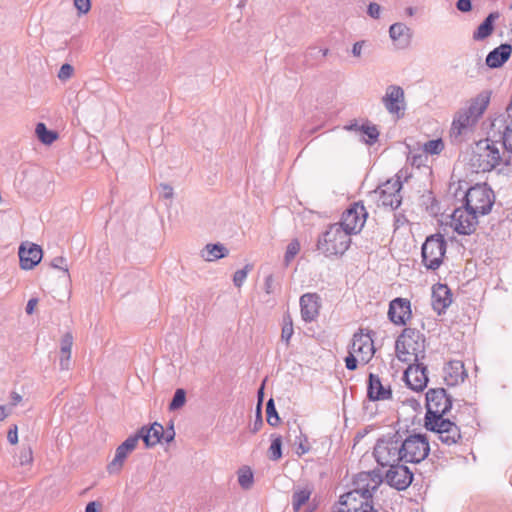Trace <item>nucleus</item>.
Returning <instances> with one entry per match:
<instances>
[{"instance_id": "c03bdc74", "label": "nucleus", "mask_w": 512, "mask_h": 512, "mask_svg": "<svg viewBox=\"0 0 512 512\" xmlns=\"http://www.w3.org/2000/svg\"><path fill=\"white\" fill-rule=\"evenodd\" d=\"M251 269L250 265H246L243 269L237 270L233 276V283L236 287H241L247 278L248 271Z\"/></svg>"}, {"instance_id": "aec40b11", "label": "nucleus", "mask_w": 512, "mask_h": 512, "mask_svg": "<svg viewBox=\"0 0 512 512\" xmlns=\"http://www.w3.org/2000/svg\"><path fill=\"white\" fill-rule=\"evenodd\" d=\"M20 267L24 270L34 268L42 259L43 252L39 245L23 243L19 247Z\"/></svg>"}, {"instance_id": "e433bc0d", "label": "nucleus", "mask_w": 512, "mask_h": 512, "mask_svg": "<svg viewBox=\"0 0 512 512\" xmlns=\"http://www.w3.org/2000/svg\"><path fill=\"white\" fill-rule=\"evenodd\" d=\"M269 458L277 461L282 457V438L279 435H272L271 445L269 447Z\"/></svg>"}, {"instance_id": "f03ea898", "label": "nucleus", "mask_w": 512, "mask_h": 512, "mask_svg": "<svg viewBox=\"0 0 512 512\" xmlns=\"http://www.w3.org/2000/svg\"><path fill=\"white\" fill-rule=\"evenodd\" d=\"M425 336L415 328H405L395 342L397 358L404 363L418 362L425 357Z\"/></svg>"}, {"instance_id": "72a5a7b5", "label": "nucleus", "mask_w": 512, "mask_h": 512, "mask_svg": "<svg viewBox=\"0 0 512 512\" xmlns=\"http://www.w3.org/2000/svg\"><path fill=\"white\" fill-rule=\"evenodd\" d=\"M360 133L366 136V138H363V141L370 146L377 142L380 134L377 126L369 122L361 125Z\"/></svg>"}, {"instance_id": "cd10ccee", "label": "nucleus", "mask_w": 512, "mask_h": 512, "mask_svg": "<svg viewBox=\"0 0 512 512\" xmlns=\"http://www.w3.org/2000/svg\"><path fill=\"white\" fill-rule=\"evenodd\" d=\"M476 122L474 116L466 109L460 110L453 119L451 134L455 137L465 134Z\"/></svg>"}, {"instance_id": "6e6552de", "label": "nucleus", "mask_w": 512, "mask_h": 512, "mask_svg": "<svg viewBox=\"0 0 512 512\" xmlns=\"http://www.w3.org/2000/svg\"><path fill=\"white\" fill-rule=\"evenodd\" d=\"M447 243L443 235L433 234L426 238L421 248L422 262L429 270H437L446 253Z\"/></svg>"}, {"instance_id": "c85d7f7f", "label": "nucleus", "mask_w": 512, "mask_h": 512, "mask_svg": "<svg viewBox=\"0 0 512 512\" xmlns=\"http://www.w3.org/2000/svg\"><path fill=\"white\" fill-rule=\"evenodd\" d=\"M445 381L448 385H457L467 377L464 364L461 361H450L444 369Z\"/></svg>"}, {"instance_id": "69168bd1", "label": "nucleus", "mask_w": 512, "mask_h": 512, "mask_svg": "<svg viewBox=\"0 0 512 512\" xmlns=\"http://www.w3.org/2000/svg\"><path fill=\"white\" fill-rule=\"evenodd\" d=\"M257 394H258V403L257 404H260V408H262V402H263V396H264V383L258 389Z\"/></svg>"}, {"instance_id": "9d476101", "label": "nucleus", "mask_w": 512, "mask_h": 512, "mask_svg": "<svg viewBox=\"0 0 512 512\" xmlns=\"http://www.w3.org/2000/svg\"><path fill=\"white\" fill-rule=\"evenodd\" d=\"M383 482L382 474L379 470L364 471L358 473L353 480V489L362 495V498L372 500L373 494L377 491Z\"/></svg>"}, {"instance_id": "3c124183", "label": "nucleus", "mask_w": 512, "mask_h": 512, "mask_svg": "<svg viewBox=\"0 0 512 512\" xmlns=\"http://www.w3.org/2000/svg\"><path fill=\"white\" fill-rule=\"evenodd\" d=\"M345 365L346 368L350 371H354L357 369L358 360L355 357V353H353L351 350L349 351V355L345 358Z\"/></svg>"}, {"instance_id": "79ce46f5", "label": "nucleus", "mask_w": 512, "mask_h": 512, "mask_svg": "<svg viewBox=\"0 0 512 512\" xmlns=\"http://www.w3.org/2000/svg\"><path fill=\"white\" fill-rule=\"evenodd\" d=\"M186 402V392L184 389L179 388L175 391L173 398L169 404V410L174 411L181 408Z\"/></svg>"}, {"instance_id": "1a4fd4ad", "label": "nucleus", "mask_w": 512, "mask_h": 512, "mask_svg": "<svg viewBox=\"0 0 512 512\" xmlns=\"http://www.w3.org/2000/svg\"><path fill=\"white\" fill-rule=\"evenodd\" d=\"M401 189L402 182L399 176L388 179L374 191L378 195V205L391 210L397 209L402 202Z\"/></svg>"}, {"instance_id": "09e8293b", "label": "nucleus", "mask_w": 512, "mask_h": 512, "mask_svg": "<svg viewBox=\"0 0 512 512\" xmlns=\"http://www.w3.org/2000/svg\"><path fill=\"white\" fill-rule=\"evenodd\" d=\"M73 72H74L73 66L68 63H65L60 67V70L58 72V78L61 81H66L72 76Z\"/></svg>"}, {"instance_id": "13d9d810", "label": "nucleus", "mask_w": 512, "mask_h": 512, "mask_svg": "<svg viewBox=\"0 0 512 512\" xmlns=\"http://www.w3.org/2000/svg\"><path fill=\"white\" fill-rule=\"evenodd\" d=\"M162 188V197L165 199H170L173 197V188L167 184H161Z\"/></svg>"}, {"instance_id": "6ab92c4d", "label": "nucleus", "mask_w": 512, "mask_h": 512, "mask_svg": "<svg viewBox=\"0 0 512 512\" xmlns=\"http://www.w3.org/2000/svg\"><path fill=\"white\" fill-rule=\"evenodd\" d=\"M350 350L358 355L364 363H367L375 353L371 336L361 332L355 333L350 345Z\"/></svg>"}, {"instance_id": "680f3d73", "label": "nucleus", "mask_w": 512, "mask_h": 512, "mask_svg": "<svg viewBox=\"0 0 512 512\" xmlns=\"http://www.w3.org/2000/svg\"><path fill=\"white\" fill-rule=\"evenodd\" d=\"M37 303L38 300L36 298H31L26 305V313L32 314Z\"/></svg>"}, {"instance_id": "39448f33", "label": "nucleus", "mask_w": 512, "mask_h": 512, "mask_svg": "<svg viewBox=\"0 0 512 512\" xmlns=\"http://www.w3.org/2000/svg\"><path fill=\"white\" fill-rule=\"evenodd\" d=\"M494 202V192L487 184H477L470 187L466 191L463 200L467 209L476 213L479 217L489 214Z\"/></svg>"}, {"instance_id": "052dcab7", "label": "nucleus", "mask_w": 512, "mask_h": 512, "mask_svg": "<svg viewBox=\"0 0 512 512\" xmlns=\"http://www.w3.org/2000/svg\"><path fill=\"white\" fill-rule=\"evenodd\" d=\"M7 439L11 444H16L18 442V433L16 426L8 431Z\"/></svg>"}, {"instance_id": "ea45409f", "label": "nucleus", "mask_w": 512, "mask_h": 512, "mask_svg": "<svg viewBox=\"0 0 512 512\" xmlns=\"http://www.w3.org/2000/svg\"><path fill=\"white\" fill-rule=\"evenodd\" d=\"M293 333H294V330H293L292 318L289 314H286L283 317L281 340L288 345Z\"/></svg>"}, {"instance_id": "f704fd0d", "label": "nucleus", "mask_w": 512, "mask_h": 512, "mask_svg": "<svg viewBox=\"0 0 512 512\" xmlns=\"http://www.w3.org/2000/svg\"><path fill=\"white\" fill-rule=\"evenodd\" d=\"M311 491L309 489H298L292 495V506L294 512H298L310 498Z\"/></svg>"}, {"instance_id": "dca6fc26", "label": "nucleus", "mask_w": 512, "mask_h": 512, "mask_svg": "<svg viewBox=\"0 0 512 512\" xmlns=\"http://www.w3.org/2000/svg\"><path fill=\"white\" fill-rule=\"evenodd\" d=\"M385 480L389 486L402 491L412 483L413 473L406 465H391L386 472Z\"/></svg>"}, {"instance_id": "5fc2aeb1", "label": "nucleus", "mask_w": 512, "mask_h": 512, "mask_svg": "<svg viewBox=\"0 0 512 512\" xmlns=\"http://www.w3.org/2000/svg\"><path fill=\"white\" fill-rule=\"evenodd\" d=\"M174 438H175L174 426H173V424H170V426L166 430H164V436L162 437V439H164L165 442L170 443L174 440Z\"/></svg>"}, {"instance_id": "7c9ffc66", "label": "nucleus", "mask_w": 512, "mask_h": 512, "mask_svg": "<svg viewBox=\"0 0 512 512\" xmlns=\"http://www.w3.org/2000/svg\"><path fill=\"white\" fill-rule=\"evenodd\" d=\"M490 102V92L483 91L478 94L472 101L469 107L466 109L471 115L478 120L484 111L486 110Z\"/></svg>"}, {"instance_id": "49530a36", "label": "nucleus", "mask_w": 512, "mask_h": 512, "mask_svg": "<svg viewBox=\"0 0 512 512\" xmlns=\"http://www.w3.org/2000/svg\"><path fill=\"white\" fill-rule=\"evenodd\" d=\"M50 265L54 269L62 270L64 272V274L67 277H69L68 265H67L66 258H64L62 256L55 257L54 259H52Z\"/></svg>"}, {"instance_id": "338daca9", "label": "nucleus", "mask_w": 512, "mask_h": 512, "mask_svg": "<svg viewBox=\"0 0 512 512\" xmlns=\"http://www.w3.org/2000/svg\"><path fill=\"white\" fill-rule=\"evenodd\" d=\"M97 511H98V509H97L96 502H89L86 505L85 512H97Z\"/></svg>"}, {"instance_id": "37998d69", "label": "nucleus", "mask_w": 512, "mask_h": 512, "mask_svg": "<svg viewBox=\"0 0 512 512\" xmlns=\"http://www.w3.org/2000/svg\"><path fill=\"white\" fill-rule=\"evenodd\" d=\"M73 345V335L67 332L63 335L60 343V351L62 355L71 354V348Z\"/></svg>"}, {"instance_id": "e2e57ef3", "label": "nucleus", "mask_w": 512, "mask_h": 512, "mask_svg": "<svg viewBox=\"0 0 512 512\" xmlns=\"http://www.w3.org/2000/svg\"><path fill=\"white\" fill-rule=\"evenodd\" d=\"M22 401V396L17 392L11 393V405L16 406L18 403Z\"/></svg>"}, {"instance_id": "473e14b6", "label": "nucleus", "mask_w": 512, "mask_h": 512, "mask_svg": "<svg viewBox=\"0 0 512 512\" xmlns=\"http://www.w3.org/2000/svg\"><path fill=\"white\" fill-rule=\"evenodd\" d=\"M35 134L39 141L45 145L52 144L58 138V133L56 131L49 130L42 122L37 123Z\"/></svg>"}, {"instance_id": "a19ab883", "label": "nucleus", "mask_w": 512, "mask_h": 512, "mask_svg": "<svg viewBox=\"0 0 512 512\" xmlns=\"http://www.w3.org/2000/svg\"><path fill=\"white\" fill-rule=\"evenodd\" d=\"M299 251V241L297 239L292 240L286 248V252L284 255V265L288 266L291 263V261L295 258V256L299 253Z\"/></svg>"}, {"instance_id": "393cba45", "label": "nucleus", "mask_w": 512, "mask_h": 512, "mask_svg": "<svg viewBox=\"0 0 512 512\" xmlns=\"http://www.w3.org/2000/svg\"><path fill=\"white\" fill-rule=\"evenodd\" d=\"M452 302V295L447 285L437 284L432 290V307L438 313L444 312Z\"/></svg>"}, {"instance_id": "0e129e2a", "label": "nucleus", "mask_w": 512, "mask_h": 512, "mask_svg": "<svg viewBox=\"0 0 512 512\" xmlns=\"http://www.w3.org/2000/svg\"><path fill=\"white\" fill-rule=\"evenodd\" d=\"M360 127H361V125H359L356 121H354V122L350 123L349 125H346L344 128L347 131L360 132Z\"/></svg>"}, {"instance_id": "7ed1b4c3", "label": "nucleus", "mask_w": 512, "mask_h": 512, "mask_svg": "<svg viewBox=\"0 0 512 512\" xmlns=\"http://www.w3.org/2000/svg\"><path fill=\"white\" fill-rule=\"evenodd\" d=\"M351 244V236L338 224H331L317 241V250L326 257L343 255Z\"/></svg>"}, {"instance_id": "c756f323", "label": "nucleus", "mask_w": 512, "mask_h": 512, "mask_svg": "<svg viewBox=\"0 0 512 512\" xmlns=\"http://www.w3.org/2000/svg\"><path fill=\"white\" fill-rule=\"evenodd\" d=\"M500 18V13L494 11L488 14L483 22L473 32V40L483 41L488 38L494 31V23Z\"/></svg>"}, {"instance_id": "864d4df0", "label": "nucleus", "mask_w": 512, "mask_h": 512, "mask_svg": "<svg viewBox=\"0 0 512 512\" xmlns=\"http://www.w3.org/2000/svg\"><path fill=\"white\" fill-rule=\"evenodd\" d=\"M368 15L373 19H378L381 13V6L375 2H371L367 9Z\"/></svg>"}, {"instance_id": "774afa93", "label": "nucleus", "mask_w": 512, "mask_h": 512, "mask_svg": "<svg viewBox=\"0 0 512 512\" xmlns=\"http://www.w3.org/2000/svg\"><path fill=\"white\" fill-rule=\"evenodd\" d=\"M422 163V156L421 155H414L412 157V164L413 165H417L418 167L421 165Z\"/></svg>"}, {"instance_id": "de8ad7c7", "label": "nucleus", "mask_w": 512, "mask_h": 512, "mask_svg": "<svg viewBox=\"0 0 512 512\" xmlns=\"http://www.w3.org/2000/svg\"><path fill=\"white\" fill-rule=\"evenodd\" d=\"M255 414V420L253 424L250 426V431L252 433H257L263 426L262 408H260V404H257Z\"/></svg>"}, {"instance_id": "603ef678", "label": "nucleus", "mask_w": 512, "mask_h": 512, "mask_svg": "<svg viewBox=\"0 0 512 512\" xmlns=\"http://www.w3.org/2000/svg\"><path fill=\"white\" fill-rule=\"evenodd\" d=\"M457 10L463 13H468L472 10V0H457L455 3Z\"/></svg>"}, {"instance_id": "b1692460", "label": "nucleus", "mask_w": 512, "mask_h": 512, "mask_svg": "<svg viewBox=\"0 0 512 512\" xmlns=\"http://www.w3.org/2000/svg\"><path fill=\"white\" fill-rule=\"evenodd\" d=\"M319 299L316 293H306L300 297L301 317L305 322H312L318 317Z\"/></svg>"}, {"instance_id": "20e7f679", "label": "nucleus", "mask_w": 512, "mask_h": 512, "mask_svg": "<svg viewBox=\"0 0 512 512\" xmlns=\"http://www.w3.org/2000/svg\"><path fill=\"white\" fill-rule=\"evenodd\" d=\"M401 444V432L396 431L392 434L384 435L378 439L373 455L379 465L382 467L398 465L403 461Z\"/></svg>"}, {"instance_id": "4468645a", "label": "nucleus", "mask_w": 512, "mask_h": 512, "mask_svg": "<svg viewBox=\"0 0 512 512\" xmlns=\"http://www.w3.org/2000/svg\"><path fill=\"white\" fill-rule=\"evenodd\" d=\"M340 510L344 512H377L373 500L362 498L357 491H349L340 496Z\"/></svg>"}, {"instance_id": "412c9836", "label": "nucleus", "mask_w": 512, "mask_h": 512, "mask_svg": "<svg viewBox=\"0 0 512 512\" xmlns=\"http://www.w3.org/2000/svg\"><path fill=\"white\" fill-rule=\"evenodd\" d=\"M411 317V304L408 299L395 298L389 304L388 318L396 325H405Z\"/></svg>"}, {"instance_id": "bb28decb", "label": "nucleus", "mask_w": 512, "mask_h": 512, "mask_svg": "<svg viewBox=\"0 0 512 512\" xmlns=\"http://www.w3.org/2000/svg\"><path fill=\"white\" fill-rule=\"evenodd\" d=\"M389 36L397 48L404 49L409 46L411 41V29L402 22L394 23L389 28Z\"/></svg>"}, {"instance_id": "6e6d98bb", "label": "nucleus", "mask_w": 512, "mask_h": 512, "mask_svg": "<svg viewBox=\"0 0 512 512\" xmlns=\"http://www.w3.org/2000/svg\"><path fill=\"white\" fill-rule=\"evenodd\" d=\"M273 283H274L273 275H272V274H269V275L265 278V282H264V289H265V292H266L267 294H271V293H273V291H274Z\"/></svg>"}, {"instance_id": "a18cd8bd", "label": "nucleus", "mask_w": 512, "mask_h": 512, "mask_svg": "<svg viewBox=\"0 0 512 512\" xmlns=\"http://www.w3.org/2000/svg\"><path fill=\"white\" fill-rule=\"evenodd\" d=\"M19 463L20 465H28L33 461V452L30 446L23 447L19 453Z\"/></svg>"}, {"instance_id": "a211bd4d", "label": "nucleus", "mask_w": 512, "mask_h": 512, "mask_svg": "<svg viewBox=\"0 0 512 512\" xmlns=\"http://www.w3.org/2000/svg\"><path fill=\"white\" fill-rule=\"evenodd\" d=\"M137 444V437L131 435L116 448L115 456L107 466L110 474L118 473L122 469L128 454L136 448Z\"/></svg>"}, {"instance_id": "bf43d9fd", "label": "nucleus", "mask_w": 512, "mask_h": 512, "mask_svg": "<svg viewBox=\"0 0 512 512\" xmlns=\"http://www.w3.org/2000/svg\"><path fill=\"white\" fill-rule=\"evenodd\" d=\"M71 354L62 355L60 357V368L61 370H68L70 365Z\"/></svg>"}, {"instance_id": "a878e982", "label": "nucleus", "mask_w": 512, "mask_h": 512, "mask_svg": "<svg viewBox=\"0 0 512 512\" xmlns=\"http://www.w3.org/2000/svg\"><path fill=\"white\" fill-rule=\"evenodd\" d=\"M512 52V45L503 43L500 46L491 50L486 56V65L489 68H499L510 58Z\"/></svg>"}, {"instance_id": "8fccbe9b", "label": "nucleus", "mask_w": 512, "mask_h": 512, "mask_svg": "<svg viewBox=\"0 0 512 512\" xmlns=\"http://www.w3.org/2000/svg\"><path fill=\"white\" fill-rule=\"evenodd\" d=\"M74 5L79 14H86L91 8L90 0H74Z\"/></svg>"}, {"instance_id": "f257e3e1", "label": "nucleus", "mask_w": 512, "mask_h": 512, "mask_svg": "<svg viewBox=\"0 0 512 512\" xmlns=\"http://www.w3.org/2000/svg\"><path fill=\"white\" fill-rule=\"evenodd\" d=\"M498 144L500 142L489 134L486 139L480 140L476 144L471 161L477 172H489L500 165H512V156L505 149L501 153Z\"/></svg>"}, {"instance_id": "f8f14e48", "label": "nucleus", "mask_w": 512, "mask_h": 512, "mask_svg": "<svg viewBox=\"0 0 512 512\" xmlns=\"http://www.w3.org/2000/svg\"><path fill=\"white\" fill-rule=\"evenodd\" d=\"M366 216L365 207L362 204L354 203L343 212L341 221L337 224L341 225L344 231L351 236L360 232L364 226Z\"/></svg>"}, {"instance_id": "4d7b16f0", "label": "nucleus", "mask_w": 512, "mask_h": 512, "mask_svg": "<svg viewBox=\"0 0 512 512\" xmlns=\"http://www.w3.org/2000/svg\"><path fill=\"white\" fill-rule=\"evenodd\" d=\"M365 44V41H357L353 44L352 47V54L355 57H360L362 54V48Z\"/></svg>"}, {"instance_id": "2eb2a0df", "label": "nucleus", "mask_w": 512, "mask_h": 512, "mask_svg": "<svg viewBox=\"0 0 512 512\" xmlns=\"http://www.w3.org/2000/svg\"><path fill=\"white\" fill-rule=\"evenodd\" d=\"M382 103L390 114L395 115L398 119L401 118L405 110L404 90L400 86H388Z\"/></svg>"}, {"instance_id": "ddd939ff", "label": "nucleus", "mask_w": 512, "mask_h": 512, "mask_svg": "<svg viewBox=\"0 0 512 512\" xmlns=\"http://www.w3.org/2000/svg\"><path fill=\"white\" fill-rule=\"evenodd\" d=\"M425 427L430 431L436 432L439 440L448 446L458 443L461 439L459 427L449 419L444 418L431 424H425Z\"/></svg>"}, {"instance_id": "c9c22d12", "label": "nucleus", "mask_w": 512, "mask_h": 512, "mask_svg": "<svg viewBox=\"0 0 512 512\" xmlns=\"http://www.w3.org/2000/svg\"><path fill=\"white\" fill-rule=\"evenodd\" d=\"M254 482V475L249 467H242L238 471V483L239 485L248 490L252 487Z\"/></svg>"}, {"instance_id": "423d86ee", "label": "nucleus", "mask_w": 512, "mask_h": 512, "mask_svg": "<svg viewBox=\"0 0 512 512\" xmlns=\"http://www.w3.org/2000/svg\"><path fill=\"white\" fill-rule=\"evenodd\" d=\"M403 462L420 463L430 452V445L426 435H406L401 432V444Z\"/></svg>"}, {"instance_id": "5701e85b", "label": "nucleus", "mask_w": 512, "mask_h": 512, "mask_svg": "<svg viewBox=\"0 0 512 512\" xmlns=\"http://www.w3.org/2000/svg\"><path fill=\"white\" fill-rule=\"evenodd\" d=\"M367 397L371 401L389 400L392 398L390 386H384L378 375L370 373L367 385Z\"/></svg>"}, {"instance_id": "58836bf2", "label": "nucleus", "mask_w": 512, "mask_h": 512, "mask_svg": "<svg viewBox=\"0 0 512 512\" xmlns=\"http://www.w3.org/2000/svg\"><path fill=\"white\" fill-rule=\"evenodd\" d=\"M443 149L444 142L441 138L429 140L423 145V151L430 155H438Z\"/></svg>"}, {"instance_id": "2f4dec72", "label": "nucleus", "mask_w": 512, "mask_h": 512, "mask_svg": "<svg viewBox=\"0 0 512 512\" xmlns=\"http://www.w3.org/2000/svg\"><path fill=\"white\" fill-rule=\"evenodd\" d=\"M229 250L221 243L207 244L201 250V257L206 261H215L228 255Z\"/></svg>"}, {"instance_id": "4c0bfd02", "label": "nucleus", "mask_w": 512, "mask_h": 512, "mask_svg": "<svg viewBox=\"0 0 512 512\" xmlns=\"http://www.w3.org/2000/svg\"><path fill=\"white\" fill-rule=\"evenodd\" d=\"M266 415L268 424L273 427L277 426L281 421L272 398L266 403Z\"/></svg>"}, {"instance_id": "0eeeda50", "label": "nucleus", "mask_w": 512, "mask_h": 512, "mask_svg": "<svg viewBox=\"0 0 512 512\" xmlns=\"http://www.w3.org/2000/svg\"><path fill=\"white\" fill-rule=\"evenodd\" d=\"M452 408V399L444 388L429 389L426 393L425 424L444 419V415Z\"/></svg>"}, {"instance_id": "f3484780", "label": "nucleus", "mask_w": 512, "mask_h": 512, "mask_svg": "<svg viewBox=\"0 0 512 512\" xmlns=\"http://www.w3.org/2000/svg\"><path fill=\"white\" fill-rule=\"evenodd\" d=\"M409 366L404 372L406 384L414 391H422L428 383L427 367L418 362L408 363Z\"/></svg>"}, {"instance_id": "4be33fe9", "label": "nucleus", "mask_w": 512, "mask_h": 512, "mask_svg": "<svg viewBox=\"0 0 512 512\" xmlns=\"http://www.w3.org/2000/svg\"><path fill=\"white\" fill-rule=\"evenodd\" d=\"M133 436L137 437V442L141 439L147 448H151L162 440L164 427L160 423L154 422L150 426L141 427Z\"/></svg>"}, {"instance_id": "9b49d317", "label": "nucleus", "mask_w": 512, "mask_h": 512, "mask_svg": "<svg viewBox=\"0 0 512 512\" xmlns=\"http://www.w3.org/2000/svg\"><path fill=\"white\" fill-rule=\"evenodd\" d=\"M479 216L467 209L463 204L461 207L455 208L451 215V227L460 235H470L475 232L479 221Z\"/></svg>"}]
</instances>
